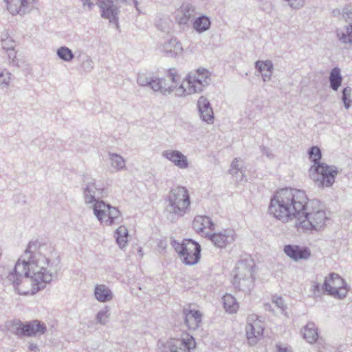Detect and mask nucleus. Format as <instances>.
I'll list each match as a JSON object with an SVG mask.
<instances>
[{
  "label": "nucleus",
  "instance_id": "obj_16",
  "mask_svg": "<svg viewBox=\"0 0 352 352\" xmlns=\"http://www.w3.org/2000/svg\"><path fill=\"white\" fill-rule=\"evenodd\" d=\"M284 252L294 261L307 259L311 256V251L308 248L296 245H285Z\"/></svg>",
  "mask_w": 352,
  "mask_h": 352
},
{
  "label": "nucleus",
  "instance_id": "obj_40",
  "mask_svg": "<svg viewBox=\"0 0 352 352\" xmlns=\"http://www.w3.org/2000/svg\"><path fill=\"white\" fill-rule=\"evenodd\" d=\"M82 5L84 7H87L89 9H91L94 6V3L91 1V0H82Z\"/></svg>",
  "mask_w": 352,
  "mask_h": 352
},
{
  "label": "nucleus",
  "instance_id": "obj_32",
  "mask_svg": "<svg viewBox=\"0 0 352 352\" xmlns=\"http://www.w3.org/2000/svg\"><path fill=\"white\" fill-rule=\"evenodd\" d=\"M339 40L344 43H352V25L346 28V33L338 34Z\"/></svg>",
  "mask_w": 352,
  "mask_h": 352
},
{
  "label": "nucleus",
  "instance_id": "obj_28",
  "mask_svg": "<svg viewBox=\"0 0 352 352\" xmlns=\"http://www.w3.org/2000/svg\"><path fill=\"white\" fill-rule=\"evenodd\" d=\"M331 87L333 90H337L342 82V76L340 69L335 67L332 69L329 77Z\"/></svg>",
  "mask_w": 352,
  "mask_h": 352
},
{
  "label": "nucleus",
  "instance_id": "obj_2",
  "mask_svg": "<svg viewBox=\"0 0 352 352\" xmlns=\"http://www.w3.org/2000/svg\"><path fill=\"white\" fill-rule=\"evenodd\" d=\"M161 79L163 94L176 91L177 95L185 96L201 91L209 84L210 74L206 69H197L189 73L178 86L180 75L175 68H170Z\"/></svg>",
  "mask_w": 352,
  "mask_h": 352
},
{
  "label": "nucleus",
  "instance_id": "obj_10",
  "mask_svg": "<svg viewBox=\"0 0 352 352\" xmlns=\"http://www.w3.org/2000/svg\"><path fill=\"white\" fill-rule=\"evenodd\" d=\"M311 171L316 174V181L322 186H331L335 182V177L338 173L336 168L329 166L325 163H321L317 166L313 165Z\"/></svg>",
  "mask_w": 352,
  "mask_h": 352
},
{
  "label": "nucleus",
  "instance_id": "obj_27",
  "mask_svg": "<svg viewBox=\"0 0 352 352\" xmlns=\"http://www.w3.org/2000/svg\"><path fill=\"white\" fill-rule=\"evenodd\" d=\"M95 296L101 302H105L111 299V292L103 285H97L95 288Z\"/></svg>",
  "mask_w": 352,
  "mask_h": 352
},
{
  "label": "nucleus",
  "instance_id": "obj_34",
  "mask_svg": "<svg viewBox=\"0 0 352 352\" xmlns=\"http://www.w3.org/2000/svg\"><path fill=\"white\" fill-rule=\"evenodd\" d=\"M351 89L350 88H344L342 92V100L346 108H349L351 105Z\"/></svg>",
  "mask_w": 352,
  "mask_h": 352
},
{
  "label": "nucleus",
  "instance_id": "obj_22",
  "mask_svg": "<svg viewBox=\"0 0 352 352\" xmlns=\"http://www.w3.org/2000/svg\"><path fill=\"white\" fill-rule=\"evenodd\" d=\"M164 52L168 56H175L181 54L183 51V47L180 42L176 39H171L166 43L163 47Z\"/></svg>",
  "mask_w": 352,
  "mask_h": 352
},
{
  "label": "nucleus",
  "instance_id": "obj_31",
  "mask_svg": "<svg viewBox=\"0 0 352 352\" xmlns=\"http://www.w3.org/2000/svg\"><path fill=\"white\" fill-rule=\"evenodd\" d=\"M111 166L117 170H121L125 167L124 159L117 154L111 155Z\"/></svg>",
  "mask_w": 352,
  "mask_h": 352
},
{
  "label": "nucleus",
  "instance_id": "obj_30",
  "mask_svg": "<svg viewBox=\"0 0 352 352\" xmlns=\"http://www.w3.org/2000/svg\"><path fill=\"white\" fill-rule=\"evenodd\" d=\"M321 157L320 149L318 146H312L309 151V158L314 163V165L321 164L320 163Z\"/></svg>",
  "mask_w": 352,
  "mask_h": 352
},
{
  "label": "nucleus",
  "instance_id": "obj_36",
  "mask_svg": "<svg viewBox=\"0 0 352 352\" xmlns=\"http://www.w3.org/2000/svg\"><path fill=\"white\" fill-rule=\"evenodd\" d=\"M194 9L188 8L186 12L184 13V18H181L179 20L180 24H186L188 21L194 15Z\"/></svg>",
  "mask_w": 352,
  "mask_h": 352
},
{
  "label": "nucleus",
  "instance_id": "obj_33",
  "mask_svg": "<svg viewBox=\"0 0 352 352\" xmlns=\"http://www.w3.org/2000/svg\"><path fill=\"white\" fill-rule=\"evenodd\" d=\"M57 53L59 57L65 61H69L74 57L72 51L65 47H62L58 49Z\"/></svg>",
  "mask_w": 352,
  "mask_h": 352
},
{
  "label": "nucleus",
  "instance_id": "obj_21",
  "mask_svg": "<svg viewBox=\"0 0 352 352\" xmlns=\"http://www.w3.org/2000/svg\"><path fill=\"white\" fill-rule=\"evenodd\" d=\"M192 227L197 232L208 234L212 230L213 223L208 217L198 216L194 219Z\"/></svg>",
  "mask_w": 352,
  "mask_h": 352
},
{
  "label": "nucleus",
  "instance_id": "obj_23",
  "mask_svg": "<svg viewBox=\"0 0 352 352\" xmlns=\"http://www.w3.org/2000/svg\"><path fill=\"white\" fill-rule=\"evenodd\" d=\"M223 305L225 310L230 314H235L239 309L236 298L231 294H226L223 297Z\"/></svg>",
  "mask_w": 352,
  "mask_h": 352
},
{
  "label": "nucleus",
  "instance_id": "obj_20",
  "mask_svg": "<svg viewBox=\"0 0 352 352\" xmlns=\"http://www.w3.org/2000/svg\"><path fill=\"white\" fill-rule=\"evenodd\" d=\"M162 155L180 168H186L188 166L186 156L178 151L167 150L163 152Z\"/></svg>",
  "mask_w": 352,
  "mask_h": 352
},
{
  "label": "nucleus",
  "instance_id": "obj_8",
  "mask_svg": "<svg viewBox=\"0 0 352 352\" xmlns=\"http://www.w3.org/2000/svg\"><path fill=\"white\" fill-rule=\"evenodd\" d=\"M265 331L264 322L255 314L250 315L245 327V335L250 345L256 344L263 337Z\"/></svg>",
  "mask_w": 352,
  "mask_h": 352
},
{
  "label": "nucleus",
  "instance_id": "obj_9",
  "mask_svg": "<svg viewBox=\"0 0 352 352\" xmlns=\"http://www.w3.org/2000/svg\"><path fill=\"white\" fill-rule=\"evenodd\" d=\"M94 211L100 223L107 226L112 225L120 217V212L118 208L105 204L103 201H96Z\"/></svg>",
  "mask_w": 352,
  "mask_h": 352
},
{
  "label": "nucleus",
  "instance_id": "obj_3",
  "mask_svg": "<svg viewBox=\"0 0 352 352\" xmlns=\"http://www.w3.org/2000/svg\"><path fill=\"white\" fill-rule=\"evenodd\" d=\"M49 261L41 254L23 256L20 257L14 266L13 276H30L37 280H50V274L47 270Z\"/></svg>",
  "mask_w": 352,
  "mask_h": 352
},
{
  "label": "nucleus",
  "instance_id": "obj_35",
  "mask_svg": "<svg viewBox=\"0 0 352 352\" xmlns=\"http://www.w3.org/2000/svg\"><path fill=\"white\" fill-rule=\"evenodd\" d=\"M109 311L108 309L100 311L97 314V320L100 323H104L107 319L109 318Z\"/></svg>",
  "mask_w": 352,
  "mask_h": 352
},
{
  "label": "nucleus",
  "instance_id": "obj_13",
  "mask_svg": "<svg viewBox=\"0 0 352 352\" xmlns=\"http://www.w3.org/2000/svg\"><path fill=\"white\" fill-rule=\"evenodd\" d=\"M196 342L194 338L186 333L182 339H173L170 340L168 348L170 352H190L191 349H195Z\"/></svg>",
  "mask_w": 352,
  "mask_h": 352
},
{
  "label": "nucleus",
  "instance_id": "obj_39",
  "mask_svg": "<svg viewBox=\"0 0 352 352\" xmlns=\"http://www.w3.org/2000/svg\"><path fill=\"white\" fill-rule=\"evenodd\" d=\"M274 302L278 307L282 309L284 308V303L282 298H276V300H274Z\"/></svg>",
  "mask_w": 352,
  "mask_h": 352
},
{
  "label": "nucleus",
  "instance_id": "obj_1",
  "mask_svg": "<svg viewBox=\"0 0 352 352\" xmlns=\"http://www.w3.org/2000/svg\"><path fill=\"white\" fill-rule=\"evenodd\" d=\"M269 212L283 222L295 219V227L302 232L322 230L330 220L320 201H309L304 191L294 188L277 190L271 199Z\"/></svg>",
  "mask_w": 352,
  "mask_h": 352
},
{
  "label": "nucleus",
  "instance_id": "obj_19",
  "mask_svg": "<svg viewBox=\"0 0 352 352\" xmlns=\"http://www.w3.org/2000/svg\"><path fill=\"white\" fill-rule=\"evenodd\" d=\"M137 80L141 86H148L153 91L162 93L161 78H154L149 74L142 73L139 74Z\"/></svg>",
  "mask_w": 352,
  "mask_h": 352
},
{
  "label": "nucleus",
  "instance_id": "obj_42",
  "mask_svg": "<svg viewBox=\"0 0 352 352\" xmlns=\"http://www.w3.org/2000/svg\"><path fill=\"white\" fill-rule=\"evenodd\" d=\"M29 349L32 351H37L38 350V346L36 344H30L29 345Z\"/></svg>",
  "mask_w": 352,
  "mask_h": 352
},
{
  "label": "nucleus",
  "instance_id": "obj_29",
  "mask_svg": "<svg viewBox=\"0 0 352 352\" xmlns=\"http://www.w3.org/2000/svg\"><path fill=\"white\" fill-rule=\"evenodd\" d=\"M210 26V19L206 16H201L197 19L194 23L193 27L194 28L199 32L206 31L208 30Z\"/></svg>",
  "mask_w": 352,
  "mask_h": 352
},
{
  "label": "nucleus",
  "instance_id": "obj_43",
  "mask_svg": "<svg viewBox=\"0 0 352 352\" xmlns=\"http://www.w3.org/2000/svg\"><path fill=\"white\" fill-rule=\"evenodd\" d=\"M14 58H16V53H14Z\"/></svg>",
  "mask_w": 352,
  "mask_h": 352
},
{
  "label": "nucleus",
  "instance_id": "obj_37",
  "mask_svg": "<svg viewBox=\"0 0 352 352\" xmlns=\"http://www.w3.org/2000/svg\"><path fill=\"white\" fill-rule=\"evenodd\" d=\"M275 349V352H292L289 347L281 343L276 344Z\"/></svg>",
  "mask_w": 352,
  "mask_h": 352
},
{
  "label": "nucleus",
  "instance_id": "obj_41",
  "mask_svg": "<svg viewBox=\"0 0 352 352\" xmlns=\"http://www.w3.org/2000/svg\"><path fill=\"white\" fill-rule=\"evenodd\" d=\"M8 42L13 43V41H3V49H5L7 52H8L10 50H12V51H14V46H12V45L11 46L10 48L6 47Z\"/></svg>",
  "mask_w": 352,
  "mask_h": 352
},
{
  "label": "nucleus",
  "instance_id": "obj_18",
  "mask_svg": "<svg viewBox=\"0 0 352 352\" xmlns=\"http://www.w3.org/2000/svg\"><path fill=\"white\" fill-rule=\"evenodd\" d=\"M197 104L202 120L208 124L213 123V110L208 99L204 96H201L198 100Z\"/></svg>",
  "mask_w": 352,
  "mask_h": 352
},
{
  "label": "nucleus",
  "instance_id": "obj_11",
  "mask_svg": "<svg viewBox=\"0 0 352 352\" xmlns=\"http://www.w3.org/2000/svg\"><path fill=\"white\" fill-rule=\"evenodd\" d=\"M124 0H98V5L101 10L103 18L109 19L111 22H117L116 17L119 8L124 4Z\"/></svg>",
  "mask_w": 352,
  "mask_h": 352
},
{
  "label": "nucleus",
  "instance_id": "obj_14",
  "mask_svg": "<svg viewBox=\"0 0 352 352\" xmlns=\"http://www.w3.org/2000/svg\"><path fill=\"white\" fill-rule=\"evenodd\" d=\"M236 239V234L232 230L214 233L210 236L211 241L219 248H225L232 243Z\"/></svg>",
  "mask_w": 352,
  "mask_h": 352
},
{
  "label": "nucleus",
  "instance_id": "obj_7",
  "mask_svg": "<svg viewBox=\"0 0 352 352\" xmlns=\"http://www.w3.org/2000/svg\"><path fill=\"white\" fill-rule=\"evenodd\" d=\"M175 250L187 265H194L199 261L200 245L191 239L184 240L182 244L177 245Z\"/></svg>",
  "mask_w": 352,
  "mask_h": 352
},
{
  "label": "nucleus",
  "instance_id": "obj_24",
  "mask_svg": "<svg viewBox=\"0 0 352 352\" xmlns=\"http://www.w3.org/2000/svg\"><path fill=\"white\" fill-rule=\"evenodd\" d=\"M304 338L309 343H314L318 338V331L315 324L308 323L302 329Z\"/></svg>",
  "mask_w": 352,
  "mask_h": 352
},
{
  "label": "nucleus",
  "instance_id": "obj_5",
  "mask_svg": "<svg viewBox=\"0 0 352 352\" xmlns=\"http://www.w3.org/2000/svg\"><path fill=\"white\" fill-rule=\"evenodd\" d=\"M36 278L30 276H16L13 280L14 287L18 294L24 296H32L44 287L45 283L50 280H37Z\"/></svg>",
  "mask_w": 352,
  "mask_h": 352
},
{
  "label": "nucleus",
  "instance_id": "obj_15",
  "mask_svg": "<svg viewBox=\"0 0 352 352\" xmlns=\"http://www.w3.org/2000/svg\"><path fill=\"white\" fill-rule=\"evenodd\" d=\"M184 324L189 330H196L201 324L202 314L199 310L184 309Z\"/></svg>",
  "mask_w": 352,
  "mask_h": 352
},
{
  "label": "nucleus",
  "instance_id": "obj_6",
  "mask_svg": "<svg viewBox=\"0 0 352 352\" xmlns=\"http://www.w3.org/2000/svg\"><path fill=\"white\" fill-rule=\"evenodd\" d=\"M323 287L329 295L338 298H345L349 290L344 279L336 273H331L325 278Z\"/></svg>",
  "mask_w": 352,
  "mask_h": 352
},
{
  "label": "nucleus",
  "instance_id": "obj_25",
  "mask_svg": "<svg viewBox=\"0 0 352 352\" xmlns=\"http://www.w3.org/2000/svg\"><path fill=\"white\" fill-rule=\"evenodd\" d=\"M256 67L262 75L263 80H267L270 78L272 73V64L270 61H257Z\"/></svg>",
  "mask_w": 352,
  "mask_h": 352
},
{
  "label": "nucleus",
  "instance_id": "obj_26",
  "mask_svg": "<svg viewBox=\"0 0 352 352\" xmlns=\"http://www.w3.org/2000/svg\"><path fill=\"white\" fill-rule=\"evenodd\" d=\"M115 237L118 245L122 248L126 246L128 242L129 232L127 228L124 226H120L116 231Z\"/></svg>",
  "mask_w": 352,
  "mask_h": 352
},
{
  "label": "nucleus",
  "instance_id": "obj_4",
  "mask_svg": "<svg viewBox=\"0 0 352 352\" xmlns=\"http://www.w3.org/2000/svg\"><path fill=\"white\" fill-rule=\"evenodd\" d=\"M170 211L177 215H184L190 208V197L186 188L177 186L172 188L167 199Z\"/></svg>",
  "mask_w": 352,
  "mask_h": 352
},
{
  "label": "nucleus",
  "instance_id": "obj_12",
  "mask_svg": "<svg viewBox=\"0 0 352 352\" xmlns=\"http://www.w3.org/2000/svg\"><path fill=\"white\" fill-rule=\"evenodd\" d=\"M45 324L35 320L25 323H20L16 328L15 333L18 336H35L41 335L46 331Z\"/></svg>",
  "mask_w": 352,
  "mask_h": 352
},
{
  "label": "nucleus",
  "instance_id": "obj_38",
  "mask_svg": "<svg viewBox=\"0 0 352 352\" xmlns=\"http://www.w3.org/2000/svg\"><path fill=\"white\" fill-rule=\"evenodd\" d=\"M231 167H232L231 172L233 174L237 173V171L239 170L240 168H241V164L239 160H238L237 159H235L234 160H233Z\"/></svg>",
  "mask_w": 352,
  "mask_h": 352
},
{
  "label": "nucleus",
  "instance_id": "obj_17",
  "mask_svg": "<svg viewBox=\"0 0 352 352\" xmlns=\"http://www.w3.org/2000/svg\"><path fill=\"white\" fill-rule=\"evenodd\" d=\"M38 0H5L7 10L12 15L23 14L29 3L35 4Z\"/></svg>",
  "mask_w": 352,
  "mask_h": 352
}]
</instances>
